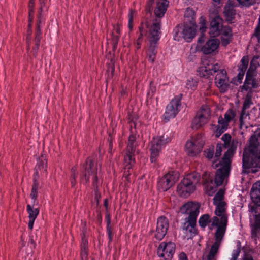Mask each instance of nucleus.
Returning a JSON list of instances; mask_svg holds the SVG:
<instances>
[{
    "mask_svg": "<svg viewBox=\"0 0 260 260\" xmlns=\"http://www.w3.org/2000/svg\"><path fill=\"white\" fill-rule=\"evenodd\" d=\"M242 168L246 174L255 173L260 168V130L251 136L248 148L243 151Z\"/></svg>",
    "mask_w": 260,
    "mask_h": 260,
    "instance_id": "nucleus-1",
    "label": "nucleus"
},
{
    "mask_svg": "<svg viewBox=\"0 0 260 260\" xmlns=\"http://www.w3.org/2000/svg\"><path fill=\"white\" fill-rule=\"evenodd\" d=\"M220 168L216 172L214 181L206 174L203 175V185L205 193L212 196L216 191L217 186L221 185L226 177L229 175L231 164L222 160L219 161Z\"/></svg>",
    "mask_w": 260,
    "mask_h": 260,
    "instance_id": "nucleus-2",
    "label": "nucleus"
},
{
    "mask_svg": "<svg viewBox=\"0 0 260 260\" xmlns=\"http://www.w3.org/2000/svg\"><path fill=\"white\" fill-rule=\"evenodd\" d=\"M228 224V220L223 218L221 221L216 216L212 218V226H217V230L215 234V242L211 246L208 254L206 256L207 260H217V256L219 252V249L221 245V241L223 238L226 227ZM203 260H205L203 257Z\"/></svg>",
    "mask_w": 260,
    "mask_h": 260,
    "instance_id": "nucleus-3",
    "label": "nucleus"
},
{
    "mask_svg": "<svg viewBox=\"0 0 260 260\" xmlns=\"http://www.w3.org/2000/svg\"><path fill=\"white\" fill-rule=\"evenodd\" d=\"M98 164L94 159L89 157L87 158L85 163L81 166L80 179V181L83 184L89 183L90 177L92 179V185L94 189L98 188Z\"/></svg>",
    "mask_w": 260,
    "mask_h": 260,
    "instance_id": "nucleus-4",
    "label": "nucleus"
},
{
    "mask_svg": "<svg viewBox=\"0 0 260 260\" xmlns=\"http://www.w3.org/2000/svg\"><path fill=\"white\" fill-rule=\"evenodd\" d=\"M200 175L196 172H192L185 176L178 184L176 191L182 198H187L196 189V185L199 182Z\"/></svg>",
    "mask_w": 260,
    "mask_h": 260,
    "instance_id": "nucleus-5",
    "label": "nucleus"
},
{
    "mask_svg": "<svg viewBox=\"0 0 260 260\" xmlns=\"http://www.w3.org/2000/svg\"><path fill=\"white\" fill-rule=\"evenodd\" d=\"M160 21L156 19L149 29L150 45L147 51V58L149 62L153 63L155 59L157 48V42L160 38Z\"/></svg>",
    "mask_w": 260,
    "mask_h": 260,
    "instance_id": "nucleus-6",
    "label": "nucleus"
},
{
    "mask_svg": "<svg viewBox=\"0 0 260 260\" xmlns=\"http://www.w3.org/2000/svg\"><path fill=\"white\" fill-rule=\"evenodd\" d=\"M171 141V138L167 135L154 137L150 143V160L152 162H155L159 156L162 147Z\"/></svg>",
    "mask_w": 260,
    "mask_h": 260,
    "instance_id": "nucleus-7",
    "label": "nucleus"
},
{
    "mask_svg": "<svg viewBox=\"0 0 260 260\" xmlns=\"http://www.w3.org/2000/svg\"><path fill=\"white\" fill-rule=\"evenodd\" d=\"M236 116V113L233 109H229L224 117L220 116L218 119V125L216 126V136L219 137L228 128L229 123L234 120Z\"/></svg>",
    "mask_w": 260,
    "mask_h": 260,
    "instance_id": "nucleus-8",
    "label": "nucleus"
},
{
    "mask_svg": "<svg viewBox=\"0 0 260 260\" xmlns=\"http://www.w3.org/2000/svg\"><path fill=\"white\" fill-rule=\"evenodd\" d=\"M203 146L204 142L201 135H197L186 142L185 151L188 156H194L202 151Z\"/></svg>",
    "mask_w": 260,
    "mask_h": 260,
    "instance_id": "nucleus-9",
    "label": "nucleus"
},
{
    "mask_svg": "<svg viewBox=\"0 0 260 260\" xmlns=\"http://www.w3.org/2000/svg\"><path fill=\"white\" fill-rule=\"evenodd\" d=\"M179 177V175L177 171H169L158 181V189L160 191H166L168 190L178 180Z\"/></svg>",
    "mask_w": 260,
    "mask_h": 260,
    "instance_id": "nucleus-10",
    "label": "nucleus"
},
{
    "mask_svg": "<svg viewBox=\"0 0 260 260\" xmlns=\"http://www.w3.org/2000/svg\"><path fill=\"white\" fill-rule=\"evenodd\" d=\"M182 98L181 93L175 96L171 100L166 108V111L164 114V119L168 122L171 118H174L179 111V107L181 106V101Z\"/></svg>",
    "mask_w": 260,
    "mask_h": 260,
    "instance_id": "nucleus-11",
    "label": "nucleus"
},
{
    "mask_svg": "<svg viewBox=\"0 0 260 260\" xmlns=\"http://www.w3.org/2000/svg\"><path fill=\"white\" fill-rule=\"evenodd\" d=\"M196 25L194 22H189V23H185L183 28L181 26H177L174 29L175 34L174 35V39L179 40L180 36H178L179 29L181 30V34L182 37L187 42H190L194 37L196 30Z\"/></svg>",
    "mask_w": 260,
    "mask_h": 260,
    "instance_id": "nucleus-12",
    "label": "nucleus"
},
{
    "mask_svg": "<svg viewBox=\"0 0 260 260\" xmlns=\"http://www.w3.org/2000/svg\"><path fill=\"white\" fill-rule=\"evenodd\" d=\"M210 109L207 105H203L192 120V127L199 129L208 122L210 116Z\"/></svg>",
    "mask_w": 260,
    "mask_h": 260,
    "instance_id": "nucleus-13",
    "label": "nucleus"
},
{
    "mask_svg": "<svg viewBox=\"0 0 260 260\" xmlns=\"http://www.w3.org/2000/svg\"><path fill=\"white\" fill-rule=\"evenodd\" d=\"M176 249V245L172 242H161L157 250V254L162 260H171Z\"/></svg>",
    "mask_w": 260,
    "mask_h": 260,
    "instance_id": "nucleus-14",
    "label": "nucleus"
},
{
    "mask_svg": "<svg viewBox=\"0 0 260 260\" xmlns=\"http://www.w3.org/2000/svg\"><path fill=\"white\" fill-rule=\"evenodd\" d=\"M182 231L184 239H192L199 233L197 227V219L185 218L182 223Z\"/></svg>",
    "mask_w": 260,
    "mask_h": 260,
    "instance_id": "nucleus-15",
    "label": "nucleus"
},
{
    "mask_svg": "<svg viewBox=\"0 0 260 260\" xmlns=\"http://www.w3.org/2000/svg\"><path fill=\"white\" fill-rule=\"evenodd\" d=\"M200 205L196 202H188L180 208L183 214H188L186 218L197 219L199 213Z\"/></svg>",
    "mask_w": 260,
    "mask_h": 260,
    "instance_id": "nucleus-16",
    "label": "nucleus"
},
{
    "mask_svg": "<svg viewBox=\"0 0 260 260\" xmlns=\"http://www.w3.org/2000/svg\"><path fill=\"white\" fill-rule=\"evenodd\" d=\"M215 83L220 92L224 93L228 90L229 80L225 70L222 69L216 74L215 78Z\"/></svg>",
    "mask_w": 260,
    "mask_h": 260,
    "instance_id": "nucleus-17",
    "label": "nucleus"
},
{
    "mask_svg": "<svg viewBox=\"0 0 260 260\" xmlns=\"http://www.w3.org/2000/svg\"><path fill=\"white\" fill-rule=\"evenodd\" d=\"M169 227L168 220L165 217H160L157 219L156 229L154 237L161 240L167 233Z\"/></svg>",
    "mask_w": 260,
    "mask_h": 260,
    "instance_id": "nucleus-18",
    "label": "nucleus"
},
{
    "mask_svg": "<svg viewBox=\"0 0 260 260\" xmlns=\"http://www.w3.org/2000/svg\"><path fill=\"white\" fill-rule=\"evenodd\" d=\"M256 76L257 74L246 73L245 80L242 87V90H245L248 91V93H251L253 89H256L259 87V83L256 78Z\"/></svg>",
    "mask_w": 260,
    "mask_h": 260,
    "instance_id": "nucleus-19",
    "label": "nucleus"
},
{
    "mask_svg": "<svg viewBox=\"0 0 260 260\" xmlns=\"http://www.w3.org/2000/svg\"><path fill=\"white\" fill-rule=\"evenodd\" d=\"M241 144L238 139L234 138L232 139L231 142L228 144V150L224 153L223 157L221 159L222 161H225L231 164V158L235 153L237 148Z\"/></svg>",
    "mask_w": 260,
    "mask_h": 260,
    "instance_id": "nucleus-20",
    "label": "nucleus"
},
{
    "mask_svg": "<svg viewBox=\"0 0 260 260\" xmlns=\"http://www.w3.org/2000/svg\"><path fill=\"white\" fill-rule=\"evenodd\" d=\"M136 145V136L134 134H131L128 137L126 151L124 155L126 162L131 160V158H135Z\"/></svg>",
    "mask_w": 260,
    "mask_h": 260,
    "instance_id": "nucleus-21",
    "label": "nucleus"
},
{
    "mask_svg": "<svg viewBox=\"0 0 260 260\" xmlns=\"http://www.w3.org/2000/svg\"><path fill=\"white\" fill-rule=\"evenodd\" d=\"M222 20L219 17H216L210 22L209 34L212 37H216L220 35V31L223 27Z\"/></svg>",
    "mask_w": 260,
    "mask_h": 260,
    "instance_id": "nucleus-22",
    "label": "nucleus"
},
{
    "mask_svg": "<svg viewBox=\"0 0 260 260\" xmlns=\"http://www.w3.org/2000/svg\"><path fill=\"white\" fill-rule=\"evenodd\" d=\"M219 45V41L217 39H209L202 47L201 50L205 54H210L218 49Z\"/></svg>",
    "mask_w": 260,
    "mask_h": 260,
    "instance_id": "nucleus-23",
    "label": "nucleus"
},
{
    "mask_svg": "<svg viewBox=\"0 0 260 260\" xmlns=\"http://www.w3.org/2000/svg\"><path fill=\"white\" fill-rule=\"evenodd\" d=\"M168 5L169 1L167 0H157V6L154 10V13L157 18L153 21L152 24L156 19H159L161 21L160 18L164 16Z\"/></svg>",
    "mask_w": 260,
    "mask_h": 260,
    "instance_id": "nucleus-24",
    "label": "nucleus"
},
{
    "mask_svg": "<svg viewBox=\"0 0 260 260\" xmlns=\"http://www.w3.org/2000/svg\"><path fill=\"white\" fill-rule=\"evenodd\" d=\"M250 196L253 203L260 206V180L253 184L250 190Z\"/></svg>",
    "mask_w": 260,
    "mask_h": 260,
    "instance_id": "nucleus-25",
    "label": "nucleus"
},
{
    "mask_svg": "<svg viewBox=\"0 0 260 260\" xmlns=\"http://www.w3.org/2000/svg\"><path fill=\"white\" fill-rule=\"evenodd\" d=\"M234 7V3L231 1H229L224 6V15L226 20L230 22L234 19L235 15L236 14Z\"/></svg>",
    "mask_w": 260,
    "mask_h": 260,
    "instance_id": "nucleus-26",
    "label": "nucleus"
},
{
    "mask_svg": "<svg viewBox=\"0 0 260 260\" xmlns=\"http://www.w3.org/2000/svg\"><path fill=\"white\" fill-rule=\"evenodd\" d=\"M26 211L28 214L29 222L28 227L30 230L33 229L34 222L39 214L40 210L38 208H34L30 205L26 206Z\"/></svg>",
    "mask_w": 260,
    "mask_h": 260,
    "instance_id": "nucleus-27",
    "label": "nucleus"
},
{
    "mask_svg": "<svg viewBox=\"0 0 260 260\" xmlns=\"http://www.w3.org/2000/svg\"><path fill=\"white\" fill-rule=\"evenodd\" d=\"M39 178V171L35 170L33 175V183L30 196L31 198L35 201L37 200L38 197V190L39 188L38 179Z\"/></svg>",
    "mask_w": 260,
    "mask_h": 260,
    "instance_id": "nucleus-28",
    "label": "nucleus"
},
{
    "mask_svg": "<svg viewBox=\"0 0 260 260\" xmlns=\"http://www.w3.org/2000/svg\"><path fill=\"white\" fill-rule=\"evenodd\" d=\"M251 239L257 244V239L260 238V220L256 219L250 226Z\"/></svg>",
    "mask_w": 260,
    "mask_h": 260,
    "instance_id": "nucleus-29",
    "label": "nucleus"
},
{
    "mask_svg": "<svg viewBox=\"0 0 260 260\" xmlns=\"http://www.w3.org/2000/svg\"><path fill=\"white\" fill-rule=\"evenodd\" d=\"M214 205L216 206V209L215 210L216 216L220 217V221H221L223 218H225L226 220H228V215L226 213V203H219L217 204Z\"/></svg>",
    "mask_w": 260,
    "mask_h": 260,
    "instance_id": "nucleus-30",
    "label": "nucleus"
},
{
    "mask_svg": "<svg viewBox=\"0 0 260 260\" xmlns=\"http://www.w3.org/2000/svg\"><path fill=\"white\" fill-rule=\"evenodd\" d=\"M47 160L46 156L42 155L38 159L35 170L40 171L41 174L47 175Z\"/></svg>",
    "mask_w": 260,
    "mask_h": 260,
    "instance_id": "nucleus-31",
    "label": "nucleus"
},
{
    "mask_svg": "<svg viewBox=\"0 0 260 260\" xmlns=\"http://www.w3.org/2000/svg\"><path fill=\"white\" fill-rule=\"evenodd\" d=\"M223 145L221 143H217L216 146V152L214 157V160L212 162V167L214 169L217 168L219 166V157L221 155Z\"/></svg>",
    "mask_w": 260,
    "mask_h": 260,
    "instance_id": "nucleus-32",
    "label": "nucleus"
},
{
    "mask_svg": "<svg viewBox=\"0 0 260 260\" xmlns=\"http://www.w3.org/2000/svg\"><path fill=\"white\" fill-rule=\"evenodd\" d=\"M131 160L125 161V157L124 158V172L123 177L128 179L129 176L131 175L132 172V168L134 164H135V158H132Z\"/></svg>",
    "mask_w": 260,
    "mask_h": 260,
    "instance_id": "nucleus-33",
    "label": "nucleus"
},
{
    "mask_svg": "<svg viewBox=\"0 0 260 260\" xmlns=\"http://www.w3.org/2000/svg\"><path fill=\"white\" fill-rule=\"evenodd\" d=\"M258 59H259L258 56H254L252 58V59H251V60L250 61V66L247 71V73L254 74H257L256 69L259 66Z\"/></svg>",
    "mask_w": 260,
    "mask_h": 260,
    "instance_id": "nucleus-34",
    "label": "nucleus"
},
{
    "mask_svg": "<svg viewBox=\"0 0 260 260\" xmlns=\"http://www.w3.org/2000/svg\"><path fill=\"white\" fill-rule=\"evenodd\" d=\"M211 222H212V218L211 219L210 216L207 214L202 215L198 221L199 226L203 229H204Z\"/></svg>",
    "mask_w": 260,
    "mask_h": 260,
    "instance_id": "nucleus-35",
    "label": "nucleus"
},
{
    "mask_svg": "<svg viewBox=\"0 0 260 260\" xmlns=\"http://www.w3.org/2000/svg\"><path fill=\"white\" fill-rule=\"evenodd\" d=\"M198 72L200 76L205 78H208L212 75L209 67H201L199 69Z\"/></svg>",
    "mask_w": 260,
    "mask_h": 260,
    "instance_id": "nucleus-36",
    "label": "nucleus"
},
{
    "mask_svg": "<svg viewBox=\"0 0 260 260\" xmlns=\"http://www.w3.org/2000/svg\"><path fill=\"white\" fill-rule=\"evenodd\" d=\"M249 61L248 55L243 56L238 66V71L246 72L249 64Z\"/></svg>",
    "mask_w": 260,
    "mask_h": 260,
    "instance_id": "nucleus-37",
    "label": "nucleus"
},
{
    "mask_svg": "<svg viewBox=\"0 0 260 260\" xmlns=\"http://www.w3.org/2000/svg\"><path fill=\"white\" fill-rule=\"evenodd\" d=\"M224 191L222 189H220L216 193L213 198V204H217L220 203H225L223 201L224 198Z\"/></svg>",
    "mask_w": 260,
    "mask_h": 260,
    "instance_id": "nucleus-38",
    "label": "nucleus"
},
{
    "mask_svg": "<svg viewBox=\"0 0 260 260\" xmlns=\"http://www.w3.org/2000/svg\"><path fill=\"white\" fill-rule=\"evenodd\" d=\"M253 104L252 102V95L250 93H248L244 98L242 109L245 110L250 108V106Z\"/></svg>",
    "mask_w": 260,
    "mask_h": 260,
    "instance_id": "nucleus-39",
    "label": "nucleus"
},
{
    "mask_svg": "<svg viewBox=\"0 0 260 260\" xmlns=\"http://www.w3.org/2000/svg\"><path fill=\"white\" fill-rule=\"evenodd\" d=\"M80 249L88 250V239L85 235V231H83L81 234V242L80 244Z\"/></svg>",
    "mask_w": 260,
    "mask_h": 260,
    "instance_id": "nucleus-40",
    "label": "nucleus"
},
{
    "mask_svg": "<svg viewBox=\"0 0 260 260\" xmlns=\"http://www.w3.org/2000/svg\"><path fill=\"white\" fill-rule=\"evenodd\" d=\"M34 6H35V0H29V4H28V10H29L28 21H29V26H30V23L32 22Z\"/></svg>",
    "mask_w": 260,
    "mask_h": 260,
    "instance_id": "nucleus-41",
    "label": "nucleus"
},
{
    "mask_svg": "<svg viewBox=\"0 0 260 260\" xmlns=\"http://www.w3.org/2000/svg\"><path fill=\"white\" fill-rule=\"evenodd\" d=\"M111 40H112V49L113 51H115L117 47V44L120 38V35H117L114 33V32H112L111 34Z\"/></svg>",
    "mask_w": 260,
    "mask_h": 260,
    "instance_id": "nucleus-42",
    "label": "nucleus"
},
{
    "mask_svg": "<svg viewBox=\"0 0 260 260\" xmlns=\"http://www.w3.org/2000/svg\"><path fill=\"white\" fill-rule=\"evenodd\" d=\"M199 29L201 32L202 36L204 35V33L206 31L207 28L206 26V20L204 17L201 16L200 18V22L199 23Z\"/></svg>",
    "mask_w": 260,
    "mask_h": 260,
    "instance_id": "nucleus-43",
    "label": "nucleus"
},
{
    "mask_svg": "<svg viewBox=\"0 0 260 260\" xmlns=\"http://www.w3.org/2000/svg\"><path fill=\"white\" fill-rule=\"evenodd\" d=\"M41 23V20H40V16L38 17V21L37 23V28L36 30V35L35 40H41V29L40 24Z\"/></svg>",
    "mask_w": 260,
    "mask_h": 260,
    "instance_id": "nucleus-44",
    "label": "nucleus"
},
{
    "mask_svg": "<svg viewBox=\"0 0 260 260\" xmlns=\"http://www.w3.org/2000/svg\"><path fill=\"white\" fill-rule=\"evenodd\" d=\"M135 13L136 12L134 10H133L132 9H130L129 10V13L128 14V27L130 31L132 30L133 27V18Z\"/></svg>",
    "mask_w": 260,
    "mask_h": 260,
    "instance_id": "nucleus-45",
    "label": "nucleus"
},
{
    "mask_svg": "<svg viewBox=\"0 0 260 260\" xmlns=\"http://www.w3.org/2000/svg\"><path fill=\"white\" fill-rule=\"evenodd\" d=\"M232 31L230 27L228 26H223L220 31V36H232Z\"/></svg>",
    "mask_w": 260,
    "mask_h": 260,
    "instance_id": "nucleus-46",
    "label": "nucleus"
},
{
    "mask_svg": "<svg viewBox=\"0 0 260 260\" xmlns=\"http://www.w3.org/2000/svg\"><path fill=\"white\" fill-rule=\"evenodd\" d=\"M197 80L193 78H190L187 80L186 84V87L188 89H191L192 90H194L197 87Z\"/></svg>",
    "mask_w": 260,
    "mask_h": 260,
    "instance_id": "nucleus-47",
    "label": "nucleus"
},
{
    "mask_svg": "<svg viewBox=\"0 0 260 260\" xmlns=\"http://www.w3.org/2000/svg\"><path fill=\"white\" fill-rule=\"evenodd\" d=\"M205 156L208 159L214 158V148L213 146L206 149L204 151Z\"/></svg>",
    "mask_w": 260,
    "mask_h": 260,
    "instance_id": "nucleus-48",
    "label": "nucleus"
},
{
    "mask_svg": "<svg viewBox=\"0 0 260 260\" xmlns=\"http://www.w3.org/2000/svg\"><path fill=\"white\" fill-rule=\"evenodd\" d=\"M184 16L185 17L189 18V20L190 22H191V21L192 22H194L193 19L194 17V12L192 9L187 8L184 14Z\"/></svg>",
    "mask_w": 260,
    "mask_h": 260,
    "instance_id": "nucleus-49",
    "label": "nucleus"
},
{
    "mask_svg": "<svg viewBox=\"0 0 260 260\" xmlns=\"http://www.w3.org/2000/svg\"><path fill=\"white\" fill-rule=\"evenodd\" d=\"M77 177V174L76 173V169L74 168H72L71 169V179H70V183L71 184L72 187H74L76 184V178Z\"/></svg>",
    "mask_w": 260,
    "mask_h": 260,
    "instance_id": "nucleus-50",
    "label": "nucleus"
},
{
    "mask_svg": "<svg viewBox=\"0 0 260 260\" xmlns=\"http://www.w3.org/2000/svg\"><path fill=\"white\" fill-rule=\"evenodd\" d=\"M232 36H220L221 44L223 46H226L231 41Z\"/></svg>",
    "mask_w": 260,
    "mask_h": 260,
    "instance_id": "nucleus-51",
    "label": "nucleus"
},
{
    "mask_svg": "<svg viewBox=\"0 0 260 260\" xmlns=\"http://www.w3.org/2000/svg\"><path fill=\"white\" fill-rule=\"evenodd\" d=\"M222 140L224 142V147L227 148L228 144L231 142V136L230 134L226 133L224 134L222 137Z\"/></svg>",
    "mask_w": 260,
    "mask_h": 260,
    "instance_id": "nucleus-52",
    "label": "nucleus"
},
{
    "mask_svg": "<svg viewBox=\"0 0 260 260\" xmlns=\"http://www.w3.org/2000/svg\"><path fill=\"white\" fill-rule=\"evenodd\" d=\"M156 90V88L155 85L152 81H151L150 82V87L148 92V95L152 97L155 93Z\"/></svg>",
    "mask_w": 260,
    "mask_h": 260,
    "instance_id": "nucleus-53",
    "label": "nucleus"
},
{
    "mask_svg": "<svg viewBox=\"0 0 260 260\" xmlns=\"http://www.w3.org/2000/svg\"><path fill=\"white\" fill-rule=\"evenodd\" d=\"M46 1V0H39L40 7L38 11L39 14L37 17L40 16V20H41V14L43 8L45 7Z\"/></svg>",
    "mask_w": 260,
    "mask_h": 260,
    "instance_id": "nucleus-54",
    "label": "nucleus"
},
{
    "mask_svg": "<svg viewBox=\"0 0 260 260\" xmlns=\"http://www.w3.org/2000/svg\"><path fill=\"white\" fill-rule=\"evenodd\" d=\"M88 250L80 249L81 260H88Z\"/></svg>",
    "mask_w": 260,
    "mask_h": 260,
    "instance_id": "nucleus-55",
    "label": "nucleus"
},
{
    "mask_svg": "<svg viewBox=\"0 0 260 260\" xmlns=\"http://www.w3.org/2000/svg\"><path fill=\"white\" fill-rule=\"evenodd\" d=\"M247 116H248V114H246V111L242 109L239 118V121L241 126H242L244 124L243 119Z\"/></svg>",
    "mask_w": 260,
    "mask_h": 260,
    "instance_id": "nucleus-56",
    "label": "nucleus"
},
{
    "mask_svg": "<svg viewBox=\"0 0 260 260\" xmlns=\"http://www.w3.org/2000/svg\"><path fill=\"white\" fill-rule=\"evenodd\" d=\"M142 34L141 32L139 37L138 38V39L136 40V48L138 50L140 48L142 42Z\"/></svg>",
    "mask_w": 260,
    "mask_h": 260,
    "instance_id": "nucleus-57",
    "label": "nucleus"
},
{
    "mask_svg": "<svg viewBox=\"0 0 260 260\" xmlns=\"http://www.w3.org/2000/svg\"><path fill=\"white\" fill-rule=\"evenodd\" d=\"M211 72L214 73H218L221 70H220V66L218 63L212 64L210 68Z\"/></svg>",
    "mask_w": 260,
    "mask_h": 260,
    "instance_id": "nucleus-58",
    "label": "nucleus"
},
{
    "mask_svg": "<svg viewBox=\"0 0 260 260\" xmlns=\"http://www.w3.org/2000/svg\"><path fill=\"white\" fill-rule=\"evenodd\" d=\"M253 36H255L258 40V42H260V26L257 25L254 30V33Z\"/></svg>",
    "mask_w": 260,
    "mask_h": 260,
    "instance_id": "nucleus-59",
    "label": "nucleus"
},
{
    "mask_svg": "<svg viewBox=\"0 0 260 260\" xmlns=\"http://www.w3.org/2000/svg\"><path fill=\"white\" fill-rule=\"evenodd\" d=\"M239 3L244 5H252L254 3V0H237Z\"/></svg>",
    "mask_w": 260,
    "mask_h": 260,
    "instance_id": "nucleus-60",
    "label": "nucleus"
},
{
    "mask_svg": "<svg viewBox=\"0 0 260 260\" xmlns=\"http://www.w3.org/2000/svg\"><path fill=\"white\" fill-rule=\"evenodd\" d=\"M240 252L241 250L240 248H238L236 250H234L232 253V256L231 259L237 260Z\"/></svg>",
    "mask_w": 260,
    "mask_h": 260,
    "instance_id": "nucleus-61",
    "label": "nucleus"
},
{
    "mask_svg": "<svg viewBox=\"0 0 260 260\" xmlns=\"http://www.w3.org/2000/svg\"><path fill=\"white\" fill-rule=\"evenodd\" d=\"M121 26L119 24L117 23L115 25H114L113 26V31L115 34L117 35H120L121 33Z\"/></svg>",
    "mask_w": 260,
    "mask_h": 260,
    "instance_id": "nucleus-62",
    "label": "nucleus"
},
{
    "mask_svg": "<svg viewBox=\"0 0 260 260\" xmlns=\"http://www.w3.org/2000/svg\"><path fill=\"white\" fill-rule=\"evenodd\" d=\"M105 219H106V221L107 222V228H109V227L111 228V226L110 225V223H111L110 216L109 214H108V213H107L106 214Z\"/></svg>",
    "mask_w": 260,
    "mask_h": 260,
    "instance_id": "nucleus-63",
    "label": "nucleus"
},
{
    "mask_svg": "<svg viewBox=\"0 0 260 260\" xmlns=\"http://www.w3.org/2000/svg\"><path fill=\"white\" fill-rule=\"evenodd\" d=\"M179 260H188L187 256L186 254L183 252H181L178 256Z\"/></svg>",
    "mask_w": 260,
    "mask_h": 260,
    "instance_id": "nucleus-64",
    "label": "nucleus"
}]
</instances>
